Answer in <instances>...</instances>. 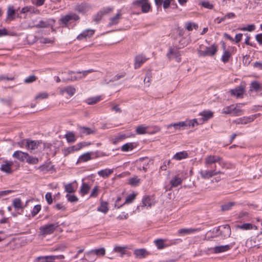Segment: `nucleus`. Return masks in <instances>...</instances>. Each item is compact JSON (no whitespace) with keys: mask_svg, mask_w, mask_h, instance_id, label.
I'll return each mask as SVG.
<instances>
[{"mask_svg":"<svg viewBox=\"0 0 262 262\" xmlns=\"http://www.w3.org/2000/svg\"><path fill=\"white\" fill-rule=\"evenodd\" d=\"M217 51V46L212 45L210 47L200 46L198 50V54L199 56H212L214 55Z\"/></svg>","mask_w":262,"mask_h":262,"instance_id":"nucleus-1","label":"nucleus"},{"mask_svg":"<svg viewBox=\"0 0 262 262\" xmlns=\"http://www.w3.org/2000/svg\"><path fill=\"white\" fill-rule=\"evenodd\" d=\"M216 163L222 166H224L225 164L222 158L217 155H210L206 156L204 158V164L206 167H209Z\"/></svg>","mask_w":262,"mask_h":262,"instance_id":"nucleus-2","label":"nucleus"},{"mask_svg":"<svg viewBox=\"0 0 262 262\" xmlns=\"http://www.w3.org/2000/svg\"><path fill=\"white\" fill-rule=\"evenodd\" d=\"M216 167L215 166L213 168L211 169H201L199 171L198 173L201 179L204 180H208L214 176H216L219 173H222V172L220 171H217L216 170Z\"/></svg>","mask_w":262,"mask_h":262,"instance_id":"nucleus-3","label":"nucleus"},{"mask_svg":"<svg viewBox=\"0 0 262 262\" xmlns=\"http://www.w3.org/2000/svg\"><path fill=\"white\" fill-rule=\"evenodd\" d=\"M58 226L57 224H50L42 226L39 228L40 233L44 236L52 234Z\"/></svg>","mask_w":262,"mask_h":262,"instance_id":"nucleus-4","label":"nucleus"},{"mask_svg":"<svg viewBox=\"0 0 262 262\" xmlns=\"http://www.w3.org/2000/svg\"><path fill=\"white\" fill-rule=\"evenodd\" d=\"M200 228H183L179 229L177 231V235L179 236H185L194 234L200 231Z\"/></svg>","mask_w":262,"mask_h":262,"instance_id":"nucleus-5","label":"nucleus"},{"mask_svg":"<svg viewBox=\"0 0 262 262\" xmlns=\"http://www.w3.org/2000/svg\"><path fill=\"white\" fill-rule=\"evenodd\" d=\"M213 112L210 110H205L199 114L201 117L199 119V121L201 124H203L212 118L213 117Z\"/></svg>","mask_w":262,"mask_h":262,"instance_id":"nucleus-6","label":"nucleus"},{"mask_svg":"<svg viewBox=\"0 0 262 262\" xmlns=\"http://www.w3.org/2000/svg\"><path fill=\"white\" fill-rule=\"evenodd\" d=\"M187 123L185 121L178 122L174 123H171L166 126L167 129H171L173 127L174 130L170 131L169 133H174L176 130H181L184 129L187 127Z\"/></svg>","mask_w":262,"mask_h":262,"instance_id":"nucleus-7","label":"nucleus"},{"mask_svg":"<svg viewBox=\"0 0 262 262\" xmlns=\"http://www.w3.org/2000/svg\"><path fill=\"white\" fill-rule=\"evenodd\" d=\"M181 53L179 49L176 47L170 48L167 53V56L169 59L174 58L178 62L181 61Z\"/></svg>","mask_w":262,"mask_h":262,"instance_id":"nucleus-8","label":"nucleus"},{"mask_svg":"<svg viewBox=\"0 0 262 262\" xmlns=\"http://www.w3.org/2000/svg\"><path fill=\"white\" fill-rule=\"evenodd\" d=\"M50 25V22L48 20H40L37 23L36 20H32L29 23V26L30 28L36 27L37 28H46Z\"/></svg>","mask_w":262,"mask_h":262,"instance_id":"nucleus-9","label":"nucleus"},{"mask_svg":"<svg viewBox=\"0 0 262 262\" xmlns=\"http://www.w3.org/2000/svg\"><path fill=\"white\" fill-rule=\"evenodd\" d=\"M13 164L12 161L5 160L4 161L1 165L0 169L3 172L7 173H11L12 172V167Z\"/></svg>","mask_w":262,"mask_h":262,"instance_id":"nucleus-10","label":"nucleus"},{"mask_svg":"<svg viewBox=\"0 0 262 262\" xmlns=\"http://www.w3.org/2000/svg\"><path fill=\"white\" fill-rule=\"evenodd\" d=\"M220 228L219 233L220 235L224 237H228L231 234V228L229 225H224L219 226Z\"/></svg>","mask_w":262,"mask_h":262,"instance_id":"nucleus-11","label":"nucleus"},{"mask_svg":"<svg viewBox=\"0 0 262 262\" xmlns=\"http://www.w3.org/2000/svg\"><path fill=\"white\" fill-rule=\"evenodd\" d=\"M94 34V30L92 29H87L83 31L81 33L77 36L78 40H82L83 39L92 37Z\"/></svg>","mask_w":262,"mask_h":262,"instance_id":"nucleus-12","label":"nucleus"},{"mask_svg":"<svg viewBox=\"0 0 262 262\" xmlns=\"http://www.w3.org/2000/svg\"><path fill=\"white\" fill-rule=\"evenodd\" d=\"M230 92L233 96L236 97H241L245 92V87L243 85H240L234 89L231 90Z\"/></svg>","mask_w":262,"mask_h":262,"instance_id":"nucleus-13","label":"nucleus"},{"mask_svg":"<svg viewBox=\"0 0 262 262\" xmlns=\"http://www.w3.org/2000/svg\"><path fill=\"white\" fill-rule=\"evenodd\" d=\"M79 18V16L75 14H69L66 15L60 18V21L64 24H67L70 20H78Z\"/></svg>","mask_w":262,"mask_h":262,"instance_id":"nucleus-14","label":"nucleus"},{"mask_svg":"<svg viewBox=\"0 0 262 262\" xmlns=\"http://www.w3.org/2000/svg\"><path fill=\"white\" fill-rule=\"evenodd\" d=\"M146 60L147 58L143 55H139L136 56L135 59V68H139Z\"/></svg>","mask_w":262,"mask_h":262,"instance_id":"nucleus-15","label":"nucleus"},{"mask_svg":"<svg viewBox=\"0 0 262 262\" xmlns=\"http://www.w3.org/2000/svg\"><path fill=\"white\" fill-rule=\"evenodd\" d=\"M12 156L19 161L24 162L26 160V158L28 157V154L17 150L13 153Z\"/></svg>","mask_w":262,"mask_h":262,"instance_id":"nucleus-16","label":"nucleus"},{"mask_svg":"<svg viewBox=\"0 0 262 262\" xmlns=\"http://www.w3.org/2000/svg\"><path fill=\"white\" fill-rule=\"evenodd\" d=\"M229 250V247H214L208 249L207 254L215 253H219L225 252Z\"/></svg>","mask_w":262,"mask_h":262,"instance_id":"nucleus-17","label":"nucleus"},{"mask_svg":"<svg viewBox=\"0 0 262 262\" xmlns=\"http://www.w3.org/2000/svg\"><path fill=\"white\" fill-rule=\"evenodd\" d=\"M220 228L215 227L212 230L208 231L206 234V238L210 239L212 237H216L220 235L219 231Z\"/></svg>","mask_w":262,"mask_h":262,"instance_id":"nucleus-18","label":"nucleus"},{"mask_svg":"<svg viewBox=\"0 0 262 262\" xmlns=\"http://www.w3.org/2000/svg\"><path fill=\"white\" fill-rule=\"evenodd\" d=\"M75 92V89L72 86H68L63 89H60L59 91L60 94L61 95H63L64 93H67L69 96H72Z\"/></svg>","mask_w":262,"mask_h":262,"instance_id":"nucleus-19","label":"nucleus"},{"mask_svg":"<svg viewBox=\"0 0 262 262\" xmlns=\"http://www.w3.org/2000/svg\"><path fill=\"white\" fill-rule=\"evenodd\" d=\"M121 15L122 14L121 12L119 11L116 14L115 16L111 17L110 19L108 25L110 26H112L118 24L119 22L120 19L121 18Z\"/></svg>","mask_w":262,"mask_h":262,"instance_id":"nucleus-20","label":"nucleus"},{"mask_svg":"<svg viewBox=\"0 0 262 262\" xmlns=\"http://www.w3.org/2000/svg\"><path fill=\"white\" fill-rule=\"evenodd\" d=\"M78 129L81 134L89 135L96 133L95 129L90 127L80 126L78 127Z\"/></svg>","mask_w":262,"mask_h":262,"instance_id":"nucleus-21","label":"nucleus"},{"mask_svg":"<svg viewBox=\"0 0 262 262\" xmlns=\"http://www.w3.org/2000/svg\"><path fill=\"white\" fill-rule=\"evenodd\" d=\"M188 157V154L186 151L177 152L172 157L173 159L180 161L182 159H186Z\"/></svg>","mask_w":262,"mask_h":262,"instance_id":"nucleus-22","label":"nucleus"},{"mask_svg":"<svg viewBox=\"0 0 262 262\" xmlns=\"http://www.w3.org/2000/svg\"><path fill=\"white\" fill-rule=\"evenodd\" d=\"M142 206L150 207L155 203L154 200L149 196H146L142 199Z\"/></svg>","mask_w":262,"mask_h":262,"instance_id":"nucleus-23","label":"nucleus"},{"mask_svg":"<svg viewBox=\"0 0 262 262\" xmlns=\"http://www.w3.org/2000/svg\"><path fill=\"white\" fill-rule=\"evenodd\" d=\"M113 172L114 170L113 169L106 168L98 171L97 173L100 177L105 178L109 177Z\"/></svg>","mask_w":262,"mask_h":262,"instance_id":"nucleus-24","label":"nucleus"},{"mask_svg":"<svg viewBox=\"0 0 262 262\" xmlns=\"http://www.w3.org/2000/svg\"><path fill=\"white\" fill-rule=\"evenodd\" d=\"M182 179L179 176V175L173 177L170 181V184H171V187H173L179 186L182 184Z\"/></svg>","mask_w":262,"mask_h":262,"instance_id":"nucleus-25","label":"nucleus"},{"mask_svg":"<svg viewBox=\"0 0 262 262\" xmlns=\"http://www.w3.org/2000/svg\"><path fill=\"white\" fill-rule=\"evenodd\" d=\"M136 256L138 258H143L149 254L148 251L143 248L137 249L134 252Z\"/></svg>","mask_w":262,"mask_h":262,"instance_id":"nucleus-26","label":"nucleus"},{"mask_svg":"<svg viewBox=\"0 0 262 262\" xmlns=\"http://www.w3.org/2000/svg\"><path fill=\"white\" fill-rule=\"evenodd\" d=\"M76 181H75L72 183L67 184L64 185V189L66 192L68 193L74 192L77 188V187H75L74 184L76 183Z\"/></svg>","mask_w":262,"mask_h":262,"instance_id":"nucleus-27","label":"nucleus"},{"mask_svg":"<svg viewBox=\"0 0 262 262\" xmlns=\"http://www.w3.org/2000/svg\"><path fill=\"white\" fill-rule=\"evenodd\" d=\"M7 19L9 20H12L15 18V10L12 6H9L7 10Z\"/></svg>","mask_w":262,"mask_h":262,"instance_id":"nucleus-28","label":"nucleus"},{"mask_svg":"<svg viewBox=\"0 0 262 262\" xmlns=\"http://www.w3.org/2000/svg\"><path fill=\"white\" fill-rule=\"evenodd\" d=\"M262 90V86L257 81H254L251 83L250 88V91H261Z\"/></svg>","mask_w":262,"mask_h":262,"instance_id":"nucleus-29","label":"nucleus"},{"mask_svg":"<svg viewBox=\"0 0 262 262\" xmlns=\"http://www.w3.org/2000/svg\"><path fill=\"white\" fill-rule=\"evenodd\" d=\"M237 228L242 230H251V229H256L257 227L250 223H245L242 225H237Z\"/></svg>","mask_w":262,"mask_h":262,"instance_id":"nucleus-30","label":"nucleus"},{"mask_svg":"<svg viewBox=\"0 0 262 262\" xmlns=\"http://www.w3.org/2000/svg\"><path fill=\"white\" fill-rule=\"evenodd\" d=\"M98 211L106 213L108 210V204L106 202H101L100 206L98 208Z\"/></svg>","mask_w":262,"mask_h":262,"instance_id":"nucleus-31","label":"nucleus"},{"mask_svg":"<svg viewBox=\"0 0 262 262\" xmlns=\"http://www.w3.org/2000/svg\"><path fill=\"white\" fill-rule=\"evenodd\" d=\"M185 28L188 31H191L193 30V29L196 30L198 28V24H196L193 22L189 21V22H186L185 23Z\"/></svg>","mask_w":262,"mask_h":262,"instance_id":"nucleus-32","label":"nucleus"},{"mask_svg":"<svg viewBox=\"0 0 262 262\" xmlns=\"http://www.w3.org/2000/svg\"><path fill=\"white\" fill-rule=\"evenodd\" d=\"M65 137H66L67 141L68 143H73L76 140V137H75L74 134L73 132H68L65 135Z\"/></svg>","mask_w":262,"mask_h":262,"instance_id":"nucleus-33","label":"nucleus"},{"mask_svg":"<svg viewBox=\"0 0 262 262\" xmlns=\"http://www.w3.org/2000/svg\"><path fill=\"white\" fill-rule=\"evenodd\" d=\"M90 190V186L86 183H83L80 192L82 196L87 194Z\"/></svg>","mask_w":262,"mask_h":262,"instance_id":"nucleus-34","label":"nucleus"},{"mask_svg":"<svg viewBox=\"0 0 262 262\" xmlns=\"http://www.w3.org/2000/svg\"><path fill=\"white\" fill-rule=\"evenodd\" d=\"M135 147V146L134 145V144L133 143H127L125 144H124L121 147V150L123 151H128L132 150Z\"/></svg>","mask_w":262,"mask_h":262,"instance_id":"nucleus-35","label":"nucleus"},{"mask_svg":"<svg viewBox=\"0 0 262 262\" xmlns=\"http://www.w3.org/2000/svg\"><path fill=\"white\" fill-rule=\"evenodd\" d=\"M148 127L144 126V125H140L138 126L136 129V132L137 134L139 135H143L147 133V130Z\"/></svg>","mask_w":262,"mask_h":262,"instance_id":"nucleus-36","label":"nucleus"},{"mask_svg":"<svg viewBox=\"0 0 262 262\" xmlns=\"http://www.w3.org/2000/svg\"><path fill=\"white\" fill-rule=\"evenodd\" d=\"M94 71L93 70L90 69L87 71H84L82 72H77L78 74H81V76H79L78 77L74 76L72 77V80H77L78 79L82 78L83 77H85L88 74L92 73Z\"/></svg>","mask_w":262,"mask_h":262,"instance_id":"nucleus-37","label":"nucleus"},{"mask_svg":"<svg viewBox=\"0 0 262 262\" xmlns=\"http://www.w3.org/2000/svg\"><path fill=\"white\" fill-rule=\"evenodd\" d=\"M91 159V154L90 152H86L81 155L78 161L81 162H87Z\"/></svg>","mask_w":262,"mask_h":262,"instance_id":"nucleus-38","label":"nucleus"},{"mask_svg":"<svg viewBox=\"0 0 262 262\" xmlns=\"http://www.w3.org/2000/svg\"><path fill=\"white\" fill-rule=\"evenodd\" d=\"M13 206L16 210L23 208V203L19 198H16L13 200Z\"/></svg>","mask_w":262,"mask_h":262,"instance_id":"nucleus-39","label":"nucleus"},{"mask_svg":"<svg viewBox=\"0 0 262 262\" xmlns=\"http://www.w3.org/2000/svg\"><path fill=\"white\" fill-rule=\"evenodd\" d=\"M38 146V142L35 141H29L27 142V147L29 149L34 150L36 149Z\"/></svg>","mask_w":262,"mask_h":262,"instance_id":"nucleus-40","label":"nucleus"},{"mask_svg":"<svg viewBox=\"0 0 262 262\" xmlns=\"http://www.w3.org/2000/svg\"><path fill=\"white\" fill-rule=\"evenodd\" d=\"M185 123H187V127H193L196 125H198L200 123V122L198 121L196 119H193L192 120H189L185 121Z\"/></svg>","mask_w":262,"mask_h":262,"instance_id":"nucleus-41","label":"nucleus"},{"mask_svg":"<svg viewBox=\"0 0 262 262\" xmlns=\"http://www.w3.org/2000/svg\"><path fill=\"white\" fill-rule=\"evenodd\" d=\"M86 145H88V144L85 142H80L75 145L70 146V148H71L72 152H74L75 151H78L80 150L83 147Z\"/></svg>","mask_w":262,"mask_h":262,"instance_id":"nucleus-42","label":"nucleus"},{"mask_svg":"<svg viewBox=\"0 0 262 262\" xmlns=\"http://www.w3.org/2000/svg\"><path fill=\"white\" fill-rule=\"evenodd\" d=\"M101 100L100 96H96L88 98L86 102L88 104H94L97 103Z\"/></svg>","mask_w":262,"mask_h":262,"instance_id":"nucleus-43","label":"nucleus"},{"mask_svg":"<svg viewBox=\"0 0 262 262\" xmlns=\"http://www.w3.org/2000/svg\"><path fill=\"white\" fill-rule=\"evenodd\" d=\"M128 183L133 186H137L140 183V179L135 177L129 179Z\"/></svg>","mask_w":262,"mask_h":262,"instance_id":"nucleus-44","label":"nucleus"},{"mask_svg":"<svg viewBox=\"0 0 262 262\" xmlns=\"http://www.w3.org/2000/svg\"><path fill=\"white\" fill-rule=\"evenodd\" d=\"M105 250L103 248H101L91 251L90 252V254H95L98 256L103 255L105 253Z\"/></svg>","mask_w":262,"mask_h":262,"instance_id":"nucleus-45","label":"nucleus"},{"mask_svg":"<svg viewBox=\"0 0 262 262\" xmlns=\"http://www.w3.org/2000/svg\"><path fill=\"white\" fill-rule=\"evenodd\" d=\"M49 97V94L47 92H42L36 95L34 98L35 100L46 99Z\"/></svg>","mask_w":262,"mask_h":262,"instance_id":"nucleus-46","label":"nucleus"},{"mask_svg":"<svg viewBox=\"0 0 262 262\" xmlns=\"http://www.w3.org/2000/svg\"><path fill=\"white\" fill-rule=\"evenodd\" d=\"M235 107L233 105H231L228 106L224 107L222 110V113L225 114H229L233 113Z\"/></svg>","mask_w":262,"mask_h":262,"instance_id":"nucleus-47","label":"nucleus"},{"mask_svg":"<svg viewBox=\"0 0 262 262\" xmlns=\"http://www.w3.org/2000/svg\"><path fill=\"white\" fill-rule=\"evenodd\" d=\"M26 162L30 164H36L38 162V158L31 157L28 154V157L26 158Z\"/></svg>","mask_w":262,"mask_h":262,"instance_id":"nucleus-48","label":"nucleus"},{"mask_svg":"<svg viewBox=\"0 0 262 262\" xmlns=\"http://www.w3.org/2000/svg\"><path fill=\"white\" fill-rule=\"evenodd\" d=\"M253 120V119L251 117L239 118L236 121V123L237 124H246L252 121Z\"/></svg>","mask_w":262,"mask_h":262,"instance_id":"nucleus-49","label":"nucleus"},{"mask_svg":"<svg viewBox=\"0 0 262 262\" xmlns=\"http://www.w3.org/2000/svg\"><path fill=\"white\" fill-rule=\"evenodd\" d=\"M230 56L231 53L229 51L225 50L222 56V60L224 62H227L229 61Z\"/></svg>","mask_w":262,"mask_h":262,"instance_id":"nucleus-50","label":"nucleus"},{"mask_svg":"<svg viewBox=\"0 0 262 262\" xmlns=\"http://www.w3.org/2000/svg\"><path fill=\"white\" fill-rule=\"evenodd\" d=\"M136 194L134 193H131L128 195L125 200L124 202V204H130L135 199Z\"/></svg>","mask_w":262,"mask_h":262,"instance_id":"nucleus-51","label":"nucleus"},{"mask_svg":"<svg viewBox=\"0 0 262 262\" xmlns=\"http://www.w3.org/2000/svg\"><path fill=\"white\" fill-rule=\"evenodd\" d=\"M235 203L229 202L222 206V210L223 211H227L230 210L234 205Z\"/></svg>","mask_w":262,"mask_h":262,"instance_id":"nucleus-52","label":"nucleus"},{"mask_svg":"<svg viewBox=\"0 0 262 262\" xmlns=\"http://www.w3.org/2000/svg\"><path fill=\"white\" fill-rule=\"evenodd\" d=\"M142 8V11L143 13H147L149 11L151 7L149 3L148 2V1L145 3L143 5L141 6Z\"/></svg>","mask_w":262,"mask_h":262,"instance_id":"nucleus-53","label":"nucleus"},{"mask_svg":"<svg viewBox=\"0 0 262 262\" xmlns=\"http://www.w3.org/2000/svg\"><path fill=\"white\" fill-rule=\"evenodd\" d=\"M125 247H115L114 251L118 253L121 256L125 253Z\"/></svg>","mask_w":262,"mask_h":262,"instance_id":"nucleus-54","label":"nucleus"},{"mask_svg":"<svg viewBox=\"0 0 262 262\" xmlns=\"http://www.w3.org/2000/svg\"><path fill=\"white\" fill-rule=\"evenodd\" d=\"M66 198H67L68 201L71 203H75L78 201V198L75 195L67 194L66 195Z\"/></svg>","mask_w":262,"mask_h":262,"instance_id":"nucleus-55","label":"nucleus"},{"mask_svg":"<svg viewBox=\"0 0 262 262\" xmlns=\"http://www.w3.org/2000/svg\"><path fill=\"white\" fill-rule=\"evenodd\" d=\"M99 186H95L93 189H92L91 193L90 194V197L91 198H95L96 197L99 193Z\"/></svg>","mask_w":262,"mask_h":262,"instance_id":"nucleus-56","label":"nucleus"},{"mask_svg":"<svg viewBox=\"0 0 262 262\" xmlns=\"http://www.w3.org/2000/svg\"><path fill=\"white\" fill-rule=\"evenodd\" d=\"M200 4L202 7L208 9H212L213 8V5L208 1H202Z\"/></svg>","mask_w":262,"mask_h":262,"instance_id":"nucleus-57","label":"nucleus"},{"mask_svg":"<svg viewBox=\"0 0 262 262\" xmlns=\"http://www.w3.org/2000/svg\"><path fill=\"white\" fill-rule=\"evenodd\" d=\"M40 209L41 206L40 205H35L31 212L32 216H35L40 211Z\"/></svg>","mask_w":262,"mask_h":262,"instance_id":"nucleus-58","label":"nucleus"},{"mask_svg":"<svg viewBox=\"0 0 262 262\" xmlns=\"http://www.w3.org/2000/svg\"><path fill=\"white\" fill-rule=\"evenodd\" d=\"M255 25L253 24H251V25H248L247 27L241 28V30L242 31H247L251 32V31H254L255 30Z\"/></svg>","mask_w":262,"mask_h":262,"instance_id":"nucleus-59","label":"nucleus"},{"mask_svg":"<svg viewBox=\"0 0 262 262\" xmlns=\"http://www.w3.org/2000/svg\"><path fill=\"white\" fill-rule=\"evenodd\" d=\"M170 163V161H165L163 163V164L160 167V169L163 171H165L169 167V164Z\"/></svg>","mask_w":262,"mask_h":262,"instance_id":"nucleus-60","label":"nucleus"},{"mask_svg":"<svg viewBox=\"0 0 262 262\" xmlns=\"http://www.w3.org/2000/svg\"><path fill=\"white\" fill-rule=\"evenodd\" d=\"M45 198L49 204H51L52 203L53 199L51 193L47 192L45 195Z\"/></svg>","mask_w":262,"mask_h":262,"instance_id":"nucleus-61","label":"nucleus"},{"mask_svg":"<svg viewBox=\"0 0 262 262\" xmlns=\"http://www.w3.org/2000/svg\"><path fill=\"white\" fill-rule=\"evenodd\" d=\"M122 198L121 196H118L115 202V206L116 207L118 208H120L123 205H124V202L123 203H121L120 202L122 200Z\"/></svg>","mask_w":262,"mask_h":262,"instance_id":"nucleus-62","label":"nucleus"},{"mask_svg":"<svg viewBox=\"0 0 262 262\" xmlns=\"http://www.w3.org/2000/svg\"><path fill=\"white\" fill-rule=\"evenodd\" d=\"M36 77L34 75H31L25 79V82L26 83H31L35 81L36 80Z\"/></svg>","mask_w":262,"mask_h":262,"instance_id":"nucleus-63","label":"nucleus"},{"mask_svg":"<svg viewBox=\"0 0 262 262\" xmlns=\"http://www.w3.org/2000/svg\"><path fill=\"white\" fill-rule=\"evenodd\" d=\"M55 208L57 210H62V211H64L66 209V206L62 203L57 204L55 206Z\"/></svg>","mask_w":262,"mask_h":262,"instance_id":"nucleus-64","label":"nucleus"}]
</instances>
